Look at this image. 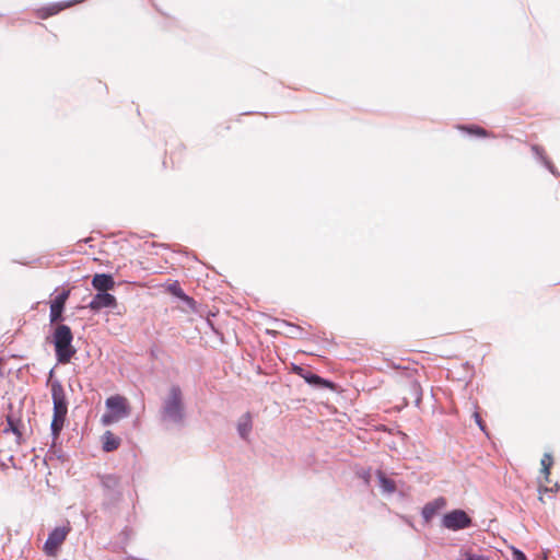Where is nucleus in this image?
Masks as SVG:
<instances>
[{
	"label": "nucleus",
	"instance_id": "nucleus-19",
	"mask_svg": "<svg viewBox=\"0 0 560 560\" xmlns=\"http://www.w3.org/2000/svg\"><path fill=\"white\" fill-rule=\"evenodd\" d=\"M102 450L106 453L116 451L120 444L121 439L115 435L112 431L107 430L101 436Z\"/></svg>",
	"mask_w": 560,
	"mask_h": 560
},
{
	"label": "nucleus",
	"instance_id": "nucleus-17",
	"mask_svg": "<svg viewBox=\"0 0 560 560\" xmlns=\"http://www.w3.org/2000/svg\"><path fill=\"white\" fill-rule=\"evenodd\" d=\"M457 129L470 137H476V138H493L494 137L487 129H485L476 124L457 125Z\"/></svg>",
	"mask_w": 560,
	"mask_h": 560
},
{
	"label": "nucleus",
	"instance_id": "nucleus-33",
	"mask_svg": "<svg viewBox=\"0 0 560 560\" xmlns=\"http://www.w3.org/2000/svg\"><path fill=\"white\" fill-rule=\"evenodd\" d=\"M560 490V485L559 483H556L552 488H549V487H546V486H539L538 487V492L539 494H542V493H548V492H556V491H559ZM539 500L541 502H544V499H542V495L539 497Z\"/></svg>",
	"mask_w": 560,
	"mask_h": 560
},
{
	"label": "nucleus",
	"instance_id": "nucleus-23",
	"mask_svg": "<svg viewBox=\"0 0 560 560\" xmlns=\"http://www.w3.org/2000/svg\"><path fill=\"white\" fill-rule=\"evenodd\" d=\"M410 393L415 397V405L419 406L422 401V387L418 381L410 383Z\"/></svg>",
	"mask_w": 560,
	"mask_h": 560
},
{
	"label": "nucleus",
	"instance_id": "nucleus-4",
	"mask_svg": "<svg viewBox=\"0 0 560 560\" xmlns=\"http://www.w3.org/2000/svg\"><path fill=\"white\" fill-rule=\"evenodd\" d=\"M71 530L69 523L63 526H56L52 528L44 542L43 550L46 556L55 557L60 550L62 542L67 539L68 534Z\"/></svg>",
	"mask_w": 560,
	"mask_h": 560
},
{
	"label": "nucleus",
	"instance_id": "nucleus-38",
	"mask_svg": "<svg viewBox=\"0 0 560 560\" xmlns=\"http://www.w3.org/2000/svg\"><path fill=\"white\" fill-rule=\"evenodd\" d=\"M149 354H150L151 359H156L158 358V350L154 349V348H151L149 350Z\"/></svg>",
	"mask_w": 560,
	"mask_h": 560
},
{
	"label": "nucleus",
	"instance_id": "nucleus-39",
	"mask_svg": "<svg viewBox=\"0 0 560 560\" xmlns=\"http://www.w3.org/2000/svg\"><path fill=\"white\" fill-rule=\"evenodd\" d=\"M2 363L3 359L0 357V376H3Z\"/></svg>",
	"mask_w": 560,
	"mask_h": 560
},
{
	"label": "nucleus",
	"instance_id": "nucleus-36",
	"mask_svg": "<svg viewBox=\"0 0 560 560\" xmlns=\"http://www.w3.org/2000/svg\"><path fill=\"white\" fill-rule=\"evenodd\" d=\"M463 366L466 370V372L469 373V377H472V375H474V365H471L468 361H466L463 364Z\"/></svg>",
	"mask_w": 560,
	"mask_h": 560
},
{
	"label": "nucleus",
	"instance_id": "nucleus-29",
	"mask_svg": "<svg viewBox=\"0 0 560 560\" xmlns=\"http://www.w3.org/2000/svg\"><path fill=\"white\" fill-rule=\"evenodd\" d=\"M475 423L478 425L480 431H482L487 436H489V431L486 422L482 420L480 413L476 410L472 415Z\"/></svg>",
	"mask_w": 560,
	"mask_h": 560
},
{
	"label": "nucleus",
	"instance_id": "nucleus-7",
	"mask_svg": "<svg viewBox=\"0 0 560 560\" xmlns=\"http://www.w3.org/2000/svg\"><path fill=\"white\" fill-rule=\"evenodd\" d=\"M70 295L69 290H62L61 292H58L55 298L50 302L49 307V322L50 324L58 323L65 320V310H66V302Z\"/></svg>",
	"mask_w": 560,
	"mask_h": 560
},
{
	"label": "nucleus",
	"instance_id": "nucleus-9",
	"mask_svg": "<svg viewBox=\"0 0 560 560\" xmlns=\"http://www.w3.org/2000/svg\"><path fill=\"white\" fill-rule=\"evenodd\" d=\"M116 306V296L105 291H96L88 304V308L94 314L101 312L103 308H115Z\"/></svg>",
	"mask_w": 560,
	"mask_h": 560
},
{
	"label": "nucleus",
	"instance_id": "nucleus-3",
	"mask_svg": "<svg viewBox=\"0 0 560 560\" xmlns=\"http://www.w3.org/2000/svg\"><path fill=\"white\" fill-rule=\"evenodd\" d=\"M472 526L471 516L463 509H453L445 512L441 517V527L451 532H459Z\"/></svg>",
	"mask_w": 560,
	"mask_h": 560
},
{
	"label": "nucleus",
	"instance_id": "nucleus-28",
	"mask_svg": "<svg viewBox=\"0 0 560 560\" xmlns=\"http://www.w3.org/2000/svg\"><path fill=\"white\" fill-rule=\"evenodd\" d=\"M179 301L183 304H185L187 307H189L191 311H194V312L197 311L198 303L195 301L194 298L189 296L186 292L184 293V295H182Z\"/></svg>",
	"mask_w": 560,
	"mask_h": 560
},
{
	"label": "nucleus",
	"instance_id": "nucleus-24",
	"mask_svg": "<svg viewBox=\"0 0 560 560\" xmlns=\"http://www.w3.org/2000/svg\"><path fill=\"white\" fill-rule=\"evenodd\" d=\"M166 291L174 298H177L178 300L184 295L185 291L180 287V283L175 280L167 284Z\"/></svg>",
	"mask_w": 560,
	"mask_h": 560
},
{
	"label": "nucleus",
	"instance_id": "nucleus-16",
	"mask_svg": "<svg viewBox=\"0 0 560 560\" xmlns=\"http://www.w3.org/2000/svg\"><path fill=\"white\" fill-rule=\"evenodd\" d=\"M375 476L383 493L393 494L396 492V482L384 470L376 469Z\"/></svg>",
	"mask_w": 560,
	"mask_h": 560
},
{
	"label": "nucleus",
	"instance_id": "nucleus-26",
	"mask_svg": "<svg viewBox=\"0 0 560 560\" xmlns=\"http://www.w3.org/2000/svg\"><path fill=\"white\" fill-rule=\"evenodd\" d=\"M357 476L363 481L365 486H370L372 479V469L371 467L362 468L357 471Z\"/></svg>",
	"mask_w": 560,
	"mask_h": 560
},
{
	"label": "nucleus",
	"instance_id": "nucleus-1",
	"mask_svg": "<svg viewBox=\"0 0 560 560\" xmlns=\"http://www.w3.org/2000/svg\"><path fill=\"white\" fill-rule=\"evenodd\" d=\"M187 411L182 387L172 384L163 398L159 410V420L165 428L183 429L186 424Z\"/></svg>",
	"mask_w": 560,
	"mask_h": 560
},
{
	"label": "nucleus",
	"instance_id": "nucleus-35",
	"mask_svg": "<svg viewBox=\"0 0 560 560\" xmlns=\"http://www.w3.org/2000/svg\"><path fill=\"white\" fill-rule=\"evenodd\" d=\"M512 556L514 560H528L526 555L517 548H513Z\"/></svg>",
	"mask_w": 560,
	"mask_h": 560
},
{
	"label": "nucleus",
	"instance_id": "nucleus-15",
	"mask_svg": "<svg viewBox=\"0 0 560 560\" xmlns=\"http://www.w3.org/2000/svg\"><path fill=\"white\" fill-rule=\"evenodd\" d=\"M7 425L3 429V433H12L16 438V442L20 444L22 440V420L16 417L12 411L5 416Z\"/></svg>",
	"mask_w": 560,
	"mask_h": 560
},
{
	"label": "nucleus",
	"instance_id": "nucleus-30",
	"mask_svg": "<svg viewBox=\"0 0 560 560\" xmlns=\"http://www.w3.org/2000/svg\"><path fill=\"white\" fill-rule=\"evenodd\" d=\"M119 419L114 416L110 411H106L101 417V422L103 425H112L113 423L117 422Z\"/></svg>",
	"mask_w": 560,
	"mask_h": 560
},
{
	"label": "nucleus",
	"instance_id": "nucleus-37",
	"mask_svg": "<svg viewBox=\"0 0 560 560\" xmlns=\"http://www.w3.org/2000/svg\"><path fill=\"white\" fill-rule=\"evenodd\" d=\"M172 245H168V244H160V243H155V242H152L151 243V247H162V248H170Z\"/></svg>",
	"mask_w": 560,
	"mask_h": 560
},
{
	"label": "nucleus",
	"instance_id": "nucleus-13",
	"mask_svg": "<svg viewBox=\"0 0 560 560\" xmlns=\"http://www.w3.org/2000/svg\"><path fill=\"white\" fill-rule=\"evenodd\" d=\"M447 504L444 497H439L428 503L421 509V516L425 523H429L442 509Z\"/></svg>",
	"mask_w": 560,
	"mask_h": 560
},
{
	"label": "nucleus",
	"instance_id": "nucleus-31",
	"mask_svg": "<svg viewBox=\"0 0 560 560\" xmlns=\"http://www.w3.org/2000/svg\"><path fill=\"white\" fill-rule=\"evenodd\" d=\"M132 536V529L129 526H125L120 533L119 538L124 545H127Z\"/></svg>",
	"mask_w": 560,
	"mask_h": 560
},
{
	"label": "nucleus",
	"instance_id": "nucleus-21",
	"mask_svg": "<svg viewBox=\"0 0 560 560\" xmlns=\"http://www.w3.org/2000/svg\"><path fill=\"white\" fill-rule=\"evenodd\" d=\"M281 325L289 328L288 334L291 338L304 339L307 336V331L296 324L290 323L288 320H281Z\"/></svg>",
	"mask_w": 560,
	"mask_h": 560
},
{
	"label": "nucleus",
	"instance_id": "nucleus-10",
	"mask_svg": "<svg viewBox=\"0 0 560 560\" xmlns=\"http://www.w3.org/2000/svg\"><path fill=\"white\" fill-rule=\"evenodd\" d=\"M304 382L314 389H328L331 392H338V384L329 378H325L312 370L306 373Z\"/></svg>",
	"mask_w": 560,
	"mask_h": 560
},
{
	"label": "nucleus",
	"instance_id": "nucleus-2",
	"mask_svg": "<svg viewBox=\"0 0 560 560\" xmlns=\"http://www.w3.org/2000/svg\"><path fill=\"white\" fill-rule=\"evenodd\" d=\"M103 489V508L109 510L118 504L122 498L120 478L115 474L98 476Z\"/></svg>",
	"mask_w": 560,
	"mask_h": 560
},
{
	"label": "nucleus",
	"instance_id": "nucleus-11",
	"mask_svg": "<svg viewBox=\"0 0 560 560\" xmlns=\"http://www.w3.org/2000/svg\"><path fill=\"white\" fill-rule=\"evenodd\" d=\"M84 0H66V1H59V2H54V3H49L47 5H44L42 8H39L37 11H36V14L39 19H48L52 15H56L58 14L59 12H61L62 10L67 9V8H70L71 5L75 4V3H80V2H83Z\"/></svg>",
	"mask_w": 560,
	"mask_h": 560
},
{
	"label": "nucleus",
	"instance_id": "nucleus-32",
	"mask_svg": "<svg viewBox=\"0 0 560 560\" xmlns=\"http://www.w3.org/2000/svg\"><path fill=\"white\" fill-rule=\"evenodd\" d=\"M291 371L296 374L298 376L305 378L306 373H308L311 370L307 368H303L302 365L292 363Z\"/></svg>",
	"mask_w": 560,
	"mask_h": 560
},
{
	"label": "nucleus",
	"instance_id": "nucleus-27",
	"mask_svg": "<svg viewBox=\"0 0 560 560\" xmlns=\"http://www.w3.org/2000/svg\"><path fill=\"white\" fill-rule=\"evenodd\" d=\"M532 151L534 153V156L542 164L547 159L548 156L546 155V152L544 150L542 147L538 145V144H533L532 145Z\"/></svg>",
	"mask_w": 560,
	"mask_h": 560
},
{
	"label": "nucleus",
	"instance_id": "nucleus-18",
	"mask_svg": "<svg viewBox=\"0 0 560 560\" xmlns=\"http://www.w3.org/2000/svg\"><path fill=\"white\" fill-rule=\"evenodd\" d=\"M236 430L243 441H247L253 430V418L250 412H245L238 420Z\"/></svg>",
	"mask_w": 560,
	"mask_h": 560
},
{
	"label": "nucleus",
	"instance_id": "nucleus-6",
	"mask_svg": "<svg viewBox=\"0 0 560 560\" xmlns=\"http://www.w3.org/2000/svg\"><path fill=\"white\" fill-rule=\"evenodd\" d=\"M74 336L69 325L63 323L57 324L52 327L50 335L47 337V342L54 346L55 354L70 342H73Z\"/></svg>",
	"mask_w": 560,
	"mask_h": 560
},
{
	"label": "nucleus",
	"instance_id": "nucleus-12",
	"mask_svg": "<svg viewBox=\"0 0 560 560\" xmlns=\"http://www.w3.org/2000/svg\"><path fill=\"white\" fill-rule=\"evenodd\" d=\"M116 284L114 276L109 272L95 273L91 280V285L95 291L108 292L114 290Z\"/></svg>",
	"mask_w": 560,
	"mask_h": 560
},
{
	"label": "nucleus",
	"instance_id": "nucleus-40",
	"mask_svg": "<svg viewBox=\"0 0 560 560\" xmlns=\"http://www.w3.org/2000/svg\"><path fill=\"white\" fill-rule=\"evenodd\" d=\"M178 252L180 253H185V254H188V250L186 248H183L182 246L178 245Z\"/></svg>",
	"mask_w": 560,
	"mask_h": 560
},
{
	"label": "nucleus",
	"instance_id": "nucleus-5",
	"mask_svg": "<svg viewBox=\"0 0 560 560\" xmlns=\"http://www.w3.org/2000/svg\"><path fill=\"white\" fill-rule=\"evenodd\" d=\"M54 374L55 369H51L47 378V385L50 386L52 410L68 411L69 401L65 388L59 380L52 378Z\"/></svg>",
	"mask_w": 560,
	"mask_h": 560
},
{
	"label": "nucleus",
	"instance_id": "nucleus-22",
	"mask_svg": "<svg viewBox=\"0 0 560 560\" xmlns=\"http://www.w3.org/2000/svg\"><path fill=\"white\" fill-rule=\"evenodd\" d=\"M541 469L540 472L544 475L545 481L549 482L550 469L553 465V458L550 453H545L540 460Z\"/></svg>",
	"mask_w": 560,
	"mask_h": 560
},
{
	"label": "nucleus",
	"instance_id": "nucleus-14",
	"mask_svg": "<svg viewBox=\"0 0 560 560\" xmlns=\"http://www.w3.org/2000/svg\"><path fill=\"white\" fill-rule=\"evenodd\" d=\"M68 411L52 410V418L50 422V435L52 440L58 441L61 431L63 430Z\"/></svg>",
	"mask_w": 560,
	"mask_h": 560
},
{
	"label": "nucleus",
	"instance_id": "nucleus-8",
	"mask_svg": "<svg viewBox=\"0 0 560 560\" xmlns=\"http://www.w3.org/2000/svg\"><path fill=\"white\" fill-rule=\"evenodd\" d=\"M106 410L110 411L118 419L127 418L131 412L128 399L119 394L112 395L105 400Z\"/></svg>",
	"mask_w": 560,
	"mask_h": 560
},
{
	"label": "nucleus",
	"instance_id": "nucleus-20",
	"mask_svg": "<svg viewBox=\"0 0 560 560\" xmlns=\"http://www.w3.org/2000/svg\"><path fill=\"white\" fill-rule=\"evenodd\" d=\"M75 353L77 348L73 346V342H70L68 346L63 347L61 351H58L55 357L58 364H66L71 361Z\"/></svg>",
	"mask_w": 560,
	"mask_h": 560
},
{
	"label": "nucleus",
	"instance_id": "nucleus-25",
	"mask_svg": "<svg viewBox=\"0 0 560 560\" xmlns=\"http://www.w3.org/2000/svg\"><path fill=\"white\" fill-rule=\"evenodd\" d=\"M49 458H52L54 456L57 457L60 460L65 459V453L62 452L61 447H57V441L52 440V443L48 450Z\"/></svg>",
	"mask_w": 560,
	"mask_h": 560
},
{
	"label": "nucleus",
	"instance_id": "nucleus-34",
	"mask_svg": "<svg viewBox=\"0 0 560 560\" xmlns=\"http://www.w3.org/2000/svg\"><path fill=\"white\" fill-rule=\"evenodd\" d=\"M542 165L555 176V177H560V173L559 171L557 170V167L555 166V164L551 162V160L548 158L544 163Z\"/></svg>",
	"mask_w": 560,
	"mask_h": 560
}]
</instances>
